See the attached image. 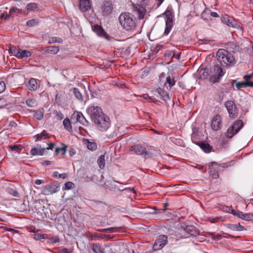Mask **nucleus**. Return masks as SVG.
<instances>
[{"label": "nucleus", "mask_w": 253, "mask_h": 253, "mask_svg": "<svg viewBox=\"0 0 253 253\" xmlns=\"http://www.w3.org/2000/svg\"><path fill=\"white\" fill-rule=\"evenodd\" d=\"M92 121L97 128L101 131L107 130L110 126L109 117L104 114L102 109L98 106H91L87 109Z\"/></svg>", "instance_id": "1"}, {"label": "nucleus", "mask_w": 253, "mask_h": 253, "mask_svg": "<svg viewBox=\"0 0 253 253\" xmlns=\"http://www.w3.org/2000/svg\"><path fill=\"white\" fill-rule=\"evenodd\" d=\"M119 20L122 26L127 31L133 30L135 27V21L128 13H122Z\"/></svg>", "instance_id": "2"}, {"label": "nucleus", "mask_w": 253, "mask_h": 253, "mask_svg": "<svg viewBox=\"0 0 253 253\" xmlns=\"http://www.w3.org/2000/svg\"><path fill=\"white\" fill-rule=\"evenodd\" d=\"M216 56L218 61L222 65H230L234 63L235 58L234 56L225 49H219L217 52Z\"/></svg>", "instance_id": "3"}, {"label": "nucleus", "mask_w": 253, "mask_h": 253, "mask_svg": "<svg viewBox=\"0 0 253 253\" xmlns=\"http://www.w3.org/2000/svg\"><path fill=\"white\" fill-rule=\"evenodd\" d=\"M211 76L209 78V82L215 83L218 82L224 75L222 69L219 65H215L210 69Z\"/></svg>", "instance_id": "4"}, {"label": "nucleus", "mask_w": 253, "mask_h": 253, "mask_svg": "<svg viewBox=\"0 0 253 253\" xmlns=\"http://www.w3.org/2000/svg\"><path fill=\"white\" fill-rule=\"evenodd\" d=\"M244 123L241 120H236L227 129L226 136L231 138L235 134L237 133L243 127Z\"/></svg>", "instance_id": "5"}, {"label": "nucleus", "mask_w": 253, "mask_h": 253, "mask_svg": "<svg viewBox=\"0 0 253 253\" xmlns=\"http://www.w3.org/2000/svg\"><path fill=\"white\" fill-rule=\"evenodd\" d=\"M224 105L231 119H234L238 117V109L233 101L228 100L225 102Z\"/></svg>", "instance_id": "6"}, {"label": "nucleus", "mask_w": 253, "mask_h": 253, "mask_svg": "<svg viewBox=\"0 0 253 253\" xmlns=\"http://www.w3.org/2000/svg\"><path fill=\"white\" fill-rule=\"evenodd\" d=\"M160 81L161 83H164V87L167 89H170L175 83V81L173 77L168 75L166 76L164 73H162L159 76Z\"/></svg>", "instance_id": "7"}, {"label": "nucleus", "mask_w": 253, "mask_h": 253, "mask_svg": "<svg viewBox=\"0 0 253 253\" xmlns=\"http://www.w3.org/2000/svg\"><path fill=\"white\" fill-rule=\"evenodd\" d=\"M166 21V28L165 30V34L167 35L170 32L173 26L172 15L171 11L167 10L164 14Z\"/></svg>", "instance_id": "8"}, {"label": "nucleus", "mask_w": 253, "mask_h": 253, "mask_svg": "<svg viewBox=\"0 0 253 253\" xmlns=\"http://www.w3.org/2000/svg\"><path fill=\"white\" fill-rule=\"evenodd\" d=\"M60 190V186L57 183H51L44 186L42 192L45 195H49L57 192Z\"/></svg>", "instance_id": "9"}, {"label": "nucleus", "mask_w": 253, "mask_h": 253, "mask_svg": "<svg viewBox=\"0 0 253 253\" xmlns=\"http://www.w3.org/2000/svg\"><path fill=\"white\" fill-rule=\"evenodd\" d=\"M168 242V237L166 235H161L159 236L153 245V249L155 251L159 250L164 247Z\"/></svg>", "instance_id": "10"}, {"label": "nucleus", "mask_w": 253, "mask_h": 253, "mask_svg": "<svg viewBox=\"0 0 253 253\" xmlns=\"http://www.w3.org/2000/svg\"><path fill=\"white\" fill-rule=\"evenodd\" d=\"M54 145L55 143L53 142H50L49 144L48 147L46 148H42L40 146L39 149L37 147H34L31 150L30 154L32 156H42L46 150H52Z\"/></svg>", "instance_id": "11"}, {"label": "nucleus", "mask_w": 253, "mask_h": 253, "mask_svg": "<svg viewBox=\"0 0 253 253\" xmlns=\"http://www.w3.org/2000/svg\"><path fill=\"white\" fill-rule=\"evenodd\" d=\"M221 121V117L219 115L215 116L211 122V128L214 131L219 130L222 126Z\"/></svg>", "instance_id": "12"}, {"label": "nucleus", "mask_w": 253, "mask_h": 253, "mask_svg": "<svg viewBox=\"0 0 253 253\" xmlns=\"http://www.w3.org/2000/svg\"><path fill=\"white\" fill-rule=\"evenodd\" d=\"M76 119V122H79L84 126H87L88 122L86 120L81 112L74 113L71 118L72 120Z\"/></svg>", "instance_id": "13"}, {"label": "nucleus", "mask_w": 253, "mask_h": 253, "mask_svg": "<svg viewBox=\"0 0 253 253\" xmlns=\"http://www.w3.org/2000/svg\"><path fill=\"white\" fill-rule=\"evenodd\" d=\"M129 150L130 151H134L136 154L142 155L144 154H148V151L146 150L144 146L136 145L131 146Z\"/></svg>", "instance_id": "14"}, {"label": "nucleus", "mask_w": 253, "mask_h": 253, "mask_svg": "<svg viewBox=\"0 0 253 253\" xmlns=\"http://www.w3.org/2000/svg\"><path fill=\"white\" fill-rule=\"evenodd\" d=\"M221 21L228 26L231 27H236L238 25L237 21L232 17H229L228 15H225L221 18Z\"/></svg>", "instance_id": "15"}, {"label": "nucleus", "mask_w": 253, "mask_h": 253, "mask_svg": "<svg viewBox=\"0 0 253 253\" xmlns=\"http://www.w3.org/2000/svg\"><path fill=\"white\" fill-rule=\"evenodd\" d=\"M101 10L103 15H109L113 10L112 3L108 1H104L101 6Z\"/></svg>", "instance_id": "16"}, {"label": "nucleus", "mask_w": 253, "mask_h": 253, "mask_svg": "<svg viewBox=\"0 0 253 253\" xmlns=\"http://www.w3.org/2000/svg\"><path fill=\"white\" fill-rule=\"evenodd\" d=\"M199 78L202 80L208 79L211 76L210 70L207 68H204V67L200 68L199 69Z\"/></svg>", "instance_id": "17"}, {"label": "nucleus", "mask_w": 253, "mask_h": 253, "mask_svg": "<svg viewBox=\"0 0 253 253\" xmlns=\"http://www.w3.org/2000/svg\"><path fill=\"white\" fill-rule=\"evenodd\" d=\"M154 92L155 93H157L161 97V98L165 101H166L170 99V96L169 95V94L167 92L166 90H165L164 87V88L159 87L156 90H155Z\"/></svg>", "instance_id": "18"}, {"label": "nucleus", "mask_w": 253, "mask_h": 253, "mask_svg": "<svg viewBox=\"0 0 253 253\" xmlns=\"http://www.w3.org/2000/svg\"><path fill=\"white\" fill-rule=\"evenodd\" d=\"M79 8L82 12H86L91 8L89 0H80Z\"/></svg>", "instance_id": "19"}, {"label": "nucleus", "mask_w": 253, "mask_h": 253, "mask_svg": "<svg viewBox=\"0 0 253 253\" xmlns=\"http://www.w3.org/2000/svg\"><path fill=\"white\" fill-rule=\"evenodd\" d=\"M93 30L99 36L104 37L106 39L109 40L110 37L106 34L103 29L98 25H94Z\"/></svg>", "instance_id": "20"}, {"label": "nucleus", "mask_w": 253, "mask_h": 253, "mask_svg": "<svg viewBox=\"0 0 253 253\" xmlns=\"http://www.w3.org/2000/svg\"><path fill=\"white\" fill-rule=\"evenodd\" d=\"M134 11L137 15L138 18L142 19L144 18V16L145 14V9L142 6L140 5H138L134 7Z\"/></svg>", "instance_id": "21"}, {"label": "nucleus", "mask_w": 253, "mask_h": 253, "mask_svg": "<svg viewBox=\"0 0 253 253\" xmlns=\"http://www.w3.org/2000/svg\"><path fill=\"white\" fill-rule=\"evenodd\" d=\"M235 86L238 90L247 87H253V82H249L245 80L244 82L237 83Z\"/></svg>", "instance_id": "22"}, {"label": "nucleus", "mask_w": 253, "mask_h": 253, "mask_svg": "<svg viewBox=\"0 0 253 253\" xmlns=\"http://www.w3.org/2000/svg\"><path fill=\"white\" fill-rule=\"evenodd\" d=\"M226 226L228 229L233 231H243L246 230V228L241 225L239 223L237 224H228Z\"/></svg>", "instance_id": "23"}, {"label": "nucleus", "mask_w": 253, "mask_h": 253, "mask_svg": "<svg viewBox=\"0 0 253 253\" xmlns=\"http://www.w3.org/2000/svg\"><path fill=\"white\" fill-rule=\"evenodd\" d=\"M185 231L192 236H196L198 233L197 229L193 226H186Z\"/></svg>", "instance_id": "24"}, {"label": "nucleus", "mask_w": 253, "mask_h": 253, "mask_svg": "<svg viewBox=\"0 0 253 253\" xmlns=\"http://www.w3.org/2000/svg\"><path fill=\"white\" fill-rule=\"evenodd\" d=\"M59 47L58 46H49L45 47V52L56 54L59 51Z\"/></svg>", "instance_id": "25"}, {"label": "nucleus", "mask_w": 253, "mask_h": 253, "mask_svg": "<svg viewBox=\"0 0 253 253\" xmlns=\"http://www.w3.org/2000/svg\"><path fill=\"white\" fill-rule=\"evenodd\" d=\"M238 217L246 220H253V213L244 214L242 211H239Z\"/></svg>", "instance_id": "26"}, {"label": "nucleus", "mask_w": 253, "mask_h": 253, "mask_svg": "<svg viewBox=\"0 0 253 253\" xmlns=\"http://www.w3.org/2000/svg\"><path fill=\"white\" fill-rule=\"evenodd\" d=\"M28 88L30 90H35L37 88V82L35 79H31L28 83Z\"/></svg>", "instance_id": "27"}, {"label": "nucleus", "mask_w": 253, "mask_h": 253, "mask_svg": "<svg viewBox=\"0 0 253 253\" xmlns=\"http://www.w3.org/2000/svg\"><path fill=\"white\" fill-rule=\"evenodd\" d=\"M91 250L95 253H104L103 249L101 248L99 244L96 243L92 244Z\"/></svg>", "instance_id": "28"}, {"label": "nucleus", "mask_w": 253, "mask_h": 253, "mask_svg": "<svg viewBox=\"0 0 253 253\" xmlns=\"http://www.w3.org/2000/svg\"><path fill=\"white\" fill-rule=\"evenodd\" d=\"M199 146L206 153H209L211 151V147L207 143L201 142L199 144Z\"/></svg>", "instance_id": "29"}, {"label": "nucleus", "mask_w": 253, "mask_h": 253, "mask_svg": "<svg viewBox=\"0 0 253 253\" xmlns=\"http://www.w3.org/2000/svg\"><path fill=\"white\" fill-rule=\"evenodd\" d=\"M31 55L32 53L30 51L27 50H22L20 49L18 58L22 59L24 57H28L31 56Z\"/></svg>", "instance_id": "30"}, {"label": "nucleus", "mask_w": 253, "mask_h": 253, "mask_svg": "<svg viewBox=\"0 0 253 253\" xmlns=\"http://www.w3.org/2000/svg\"><path fill=\"white\" fill-rule=\"evenodd\" d=\"M43 137H44L45 138H49V134L48 133H47L45 130H43L40 134H37L34 136V137L36 138V141H40V140H42V138Z\"/></svg>", "instance_id": "31"}, {"label": "nucleus", "mask_w": 253, "mask_h": 253, "mask_svg": "<svg viewBox=\"0 0 253 253\" xmlns=\"http://www.w3.org/2000/svg\"><path fill=\"white\" fill-rule=\"evenodd\" d=\"M99 231L102 232H118L120 231V228L118 227H110L108 228H104L99 230Z\"/></svg>", "instance_id": "32"}, {"label": "nucleus", "mask_w": 253, "mask_h": 253, "mask_svg": "<svg viewBox=\"0 0 253 253\" xmlns=\"http://www.w3.org/2000/svg\"><path fill=\"white\" fill-rule=\"evenodd\" d=\"M20 48L15 46H11L9 47V52L14 56L18 58L19 54L20 53Z\"/></svg>", "instance_id": "33"}, {"label": "nucleus", "mask_w": 253, "mask_h": 253, "mask_svg": "<svg viewBox=\"0 0 253 253\" xmlns=\"http://www.w3.org/2000/svg\"><path fill=\"white\" fill-rule=\"evenodd\" d=\"M44 111L43 109L34 111V117L39 120H42L43 117Z\"/></svg>", "instance_id": "34"}, {"label": "nucleus", "mask_w": 253, "mask_h": 253, "mask_svg": "<svg viewBox=\"0 0 253 253\" xmlns=\"http://www.w3.org/2000/svg\"><path fill=\"white\" fill-rule=\"evenodd\" d=\"M97 163L99 168L101 169L105 167V155H102L100 156L97 160Z\"/></svg>", "instance_id": "35"}, {"label": "nucleus", "mask_w": 253, "mask_h": 253, "mask_svg": "<svg viewBox=\"0 0 253 253\" xmlns=\"http://www.w3.org/2000/svg\"><path fill=\"white\" fill-rule=\"evenodd\" d=\"M6 191L9 194L13 195L14 197H19V194L15 188L9 187L7 188Z\"/></svg>", "instance_id": "36"}, {"label": "nucleus", "mask_w": 253, "mask_h": 253, "mask_svg": "<svg viewBox=\"0 0 253 253\" xmlns=\"http://www.w3.org/2000/svg\"><path fill=\"white\" fill-rule=\"evenodd\" d=\"M63 124L65 129L69 131L72 130V126H71V123L70 120L68 118H66L63 122Z\"/></svg>", "instance_id": "37"}, {"label": "nucleus", "mask_w": 253, "mask_h": 253, "mask_svg": "<svg viewBox=\"0 0 253 253\" xmlns=\"http://www.w3.org/2000/svg\"><path fill=\"white\" fill-rule=\"evenodd\" d=\"M38 8V5L35 2H31L26 5V9L28 11H34Z\"/></svg>", "instance_id": "38"}, {"label": "nucleus", "mask_w": 253, "mask_h": 253, "mask_svg": "<svg viewBox=\"0 0 253 253\" xmlns=\"http://www.w3.org/2000/svg\"><path fill=\"white\" fill-rule=\"evenodd\" d=\"M61 145L62 146L61 148H56L55 149V153L56 154H58L59 151H62V155H64L65 154L66 152V148L67 147V145L63 143H61Z\"/></svg>", "instance_id": "39"}, {"label": "nucleus", "mask_w": 253, "mask_h": 253, "mask_svg": "<svg viewBox=\"0 0 253 253\" xmlns=\"http://www.w3.org/2000/svg\"><path fill=\"white\" fill-rule=\"evenodd\" d=\"M63 40L61 38L57 37H51L49 38L48 43H62Z\"/></svg>", "instance_id": "40"}, {"label": "nucleus", "mask_w": 253, "mask_h": 253, "mask_svg": "<svg viewBox=\"0 0 253 253\" xmlns=\"http://www.w3.org/2000/svg\"><path fill=\"white\" fill-rule=\"evenodd\" d=\"M27 105L30 107H34L37 106L36 100L34 99H28L26 101Z\"/></svg>", "instance_id": "41"}, {"label": "nucleus", "mask_w": 253, "mask_h": 253, "mask_svg": "<svg viewBox=\"0 0 253 253\" xmlns=\"http://www.w3.org/2000/svg\"><path fill=\"white\" fill-rule=\"evenodd\" d=\"M74 94H75V96L79 100H83V96L80 92V91L79 90V89L77 88H74Z\"/></svg>", "instance_id": "42"}, {"label": "nucleus", "mask_w": 253, "mask_h": 253, "mask_svg": "<svg viewBox=\"0 0 253 253\" xmlns=\"http://www.w3.org/2000/svg\"><path fill=\"white\" fill-rule=\"evenodd\" d=\"M39 22L37 20L35 19H31L28 21L26 23V25L28 27H33L38 24Z\"/></svg>", "instance_id": "43"}, {"label": "nucleus", "mask_w": 253, "mask_h": 253, "mask_svg": "<svg viewBox=\"0 0 253 253\" xmlns=\"http://www.w3.org/2000/svg\"><path fill=\"white\" fill-rule=\"evenodd\" d=\"M210 174L211 175L212 177L213 178L216 179L217 178L219 177L218 173L217 171V170H216L215 169H213L212 168H210Z\"/></svg>", "instance_id": "44"}, {"label": "nucleus", "mask_w": 253, "mask_h": 253, "mask_svg": "<svg viewBox=\"0 0 253 253\" xmlns=\"http://www.w3.org/2000/svg\"><path fill=\"white\" fill-rule=\"evenodd\" d=\"M144 99L148 100V102H153L155 104H158V101L156 100L155 98L152 97L151 96H149L148 95H145Z\"/></svg>", "instance_id": "45"}, {"label": "nucleus", "mask_w": 253, "mask_h": 253, "mask_svg": "<svg viewBox=\"0 0 253 253\" xmlns=\"http://www.w3.org/2000/svg\"><path fill=\"white\" fill-rule=\"evenodd\" d=\"M48 243L51 244H54L59 242V239L58 236H54L48 239Z\"/></svg>", "instance_id": "46"}, {"label": "nucleus", "mask_w": 253, "mask_h": 253, "mask_svg": "<svg viewBox=\"0 0 253 253\" xmlns=\"http://www.w3.org/2000/svg\"><path fill=\"white\" fill-rule=\"evenodd\" d=\"M87 147L89 150H95L96 149L97 145L95 143L88 142L87 144Z\"/></svg>", "instance_id": "47"}, {"label": "nucleus", "mask_w": 253, "mask_h": 253, "mask_svg": "<svg viewBox=\"0 0 253 253\" xmlns=\"http://www.w3.org/2000/svg\"><path fill=\"white\" fill-rule=\"evenodd\" d=\"M22 12V10L17 8V7H13L10 9L9 13L11 15H13L14 13H20Z\"/></svg>", "instance_id": "48"}, {"label": "nucleus", "mask_w": 253, "mask_h": 253, "mask_svg": "<svg viewBox=\"0 0 253 253\" xmlns=\"http://www.w3.org/2000/svg\"><path fill=\"white\" fill-rule=\"evenodd\" d=\"M74 186V183L72 182L68 181L66 182L64 184V189L65 190H69L73 188Z\"/></svg>", "instance_id": "49"}, {"label": "nucleus", "mask_w": 253, "mask_h": 253, "mask_svg": "<svg viewBox=\"0 0 253 253\" xmlns=\"http://www.w3.org/2000/svg\"><path fill=\"white\" fill-rule=\"evenodd\" d=\"M9 147L12 151H18V150L21 148V145H14L13 146H9Z\"/></svg>", "instance_id": "50"}, {"label": "nucleus", "mask_w": 253, "mask_h": 253, "mask_svg": "<svg viewBox=\"0 0 253 253\" xmlns=\"http://www.w3.org/2000/svg\"><path fill=\"white\" fill-rule=\"evenodd\" d=\"M7 105V101L4 98H0V108Z\"/></svg>", "instance_id": "51"}, {"label": "nucleus", "mask_w": 253, "mask_h": 253, "mask_svg": "<svg viewBox=\"0 0 253 253\" xmlns=\"http://www.w3.org/2000/svg\"><path fill=\"white\" fill-rule=\"evenodd\" d=\"M5 84L3 81L0 82V93L3 92L5 89Z\"/></svg>", "instance_id": "52"}, {"label": "nucleus", "mask_w": 253, "mask_h": 253, "mask_svg": "<svg viewBox=\"0 0 253 253\" xmlns=\"http://www.w3.org/2000/svg\"><path fill=\"white\" fill-rule=\"evenodd\" d=\"M253 77V73H251V74H250L245 75V76L244 77L243 79H244L245 80H246V81H248V82H252L250 80H251V79Z\"/></svg>", "instance_id": "53"}, {"label": "nucleus", "mask_w": 253, "mask_h": 253, "mask_svg": "<svg viewBox=\"0 0 253 253\" xmlns=\"http://www.w3.org/2000/svg\"><path fill=\"white\" fill-rule=\"evenodd\" d=\"M212 238L214 240H218L221 239V236L219 234L214 235L213 233L211 234Z\"/></svg>", "instance_id": "54"}, {"label": "nucleus", "mask_w": 253, "mask_h": 253, "mask_svg": "<svg viewBox=\"0 0 253 253\" xmlns=\"http://www.w3.org/2000/svg\"><path fill=\"white\" fill-rule=\"evenodd\" d=\"M56 116L58 117V118L60 120H62L64 117L63 115L61 112H57Z\"/></svg>", "instance_id": "55"}, {"label": "nucleus", "mask_w": 253, "mask_h": 253, "mask_svg": "<svg viewBox=\"0 0 253 253\" xmlns=\"http://www.w3.org/2000/svg\"><path fill=\"white\" fill-rule=\"evenodd\" d=\"M60 252L61 253H71V251H70L69 249L67 248H64L60 251Z\"/></svg>", "instance_id": "56"}, {"label": "nucleus", "mask_w": 253, "mask_h": 253, "mask_svg": "<svg viewBox=\"0 0 253 253\" xmlns=\"http://www.w3.org/2000/svg\"><path fill=\"white\" fill-rule=\"evenodd\" d=\"M76 154V151L73 148H70L69 150V154L71 156L74 155Z\"/></svg>", "instance_id": "57"}, {"label": "nucleus", "mask_w": 253, "mask_h": 253, "mask_svg": "<svg viewBox=\"0 0 253 253\" xmlns=\"http://www.w3.org/2000/svg\"><path fill=\"white\" fill-rule=\"evenodd\" d=\"M214 220H215V221H217V222H222L224 221V219L221 217H215V218H214Z\"/></svg>", "instance_id": "58"}, {"label": "nucleus", "mask_w": 253, "mask_h": 253, "mask_svg": "<svg viewBox=\"0 0 253 253\" xmlns=\"http://www.w3.org/2000/svg\"><path fill=\"white\" fill-rule=\"evenodd\" d=\"M211 15L213 17H217L219 16L218 13L215 12H211Z\"/></svg>", "instance_id": "59"}, {"label": "nucleus", "mask_w": 253, "mask_h": 253, "mask_svg": "<svg viewBox=\"0 0 253 253\" xmlns=\"http://www.w3.org/2000/svg\"><path fill=\"white\" fill-rule=\"evenodd\" d=\"M239 211H236L234 210H232V211H231V213L234 215H236L238 217V213H239Z\"/></svg>", "instance_id": "60"}, {"label": "nucleus", "mask_w": 253, "mask_h": 253, "mask_svg": "<svg viewBox=\"0 0 253 253\" xmlns=\"http://www.w3.org/2000/svg\"><path fill=\"white\" fill-rule=\"evenodd\" d=\"M67 177V174L61 173L59 174V178H65Z\"/></svg>", "instance_id": "61"}, {"label": "nucleus", "mask_w": 253, "mask_h": 253, "mask_svg": "<svg viewBox=\"0 0 253 253\" xmlns=\"http://www.w3.org/2000/svg\"><path fill=\"white\" fill-rule=\"evenodd\" d=\"M43 183V181L42 180H41V179H37L36 181H35V183L37 185H40V184H41L42 183Z\"/></svg>", "instance_id": "62"}, {"label": "nucleus", "mask_w": 253, "mask_h": 253, "mask_svg": "<svg viewBox=\"0 0 253 253\" xmlns=\"http://www.w3.org/2000/svg\"><path fill=\"white\" fill-rule=\"evenodd\" d=\"M40 237H41V234H35V235L34 238L36 240H38L40 239Z\"/></svg>", "instance_id": "63"}, {"label": "nucleus", "mask_w": 253, "mask_h": 253, "mask_svg": "<svg viewBox=\"0 0 253 253\" xmlns=\"http://www.w3.org/2000/svg\"><path fill=\"white\" fill-rule=\"evenodd\" d=\"M42 164L43 165L48 166L51 164V162L49 161H44L43 162H42Z\"/></svg>", "instance_id": "64"}]
</instances>
